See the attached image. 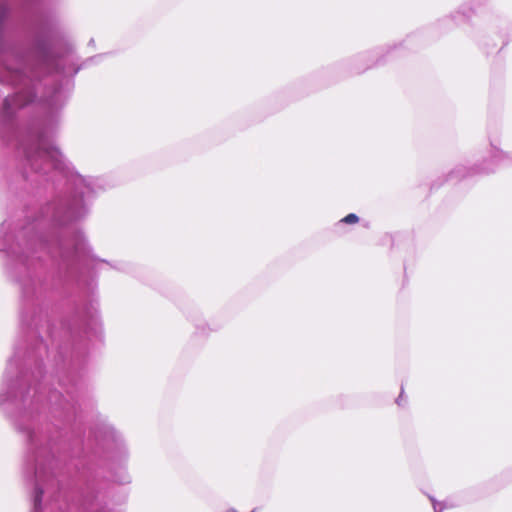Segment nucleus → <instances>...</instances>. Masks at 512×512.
<instances>
[{"label":"nucleus","mask_w":512,"mask_h":512,"mask_svg":"<svg viewBox=\"0 0 512 512\" xmlns=\"http://www.w3.org/2000/svg\"><path fill=\"white\" fill-rule=\"evenodd\" d=\"M359 221V218L356 214L354 213H350L348 215H346L342 220L341 222L343 223H346V224H355Z\"/></svg>","instance_id":"obj_1"},{"label":"nucleus","mask_w":512,"mask_h":512,"mask_svg":"<svg viewBox=\"0 0 512 512\" xmlns=\"http://www.w3.org/2000/svg\"><path fill=\"white\" fill-rule=\"evenodd\" d=\"M42 494H43V491L41 489L38 490V494H37V500L40 501L41 500V497H42Z\"/></svg>","instance_id":"obj_2"}]
</instances>
